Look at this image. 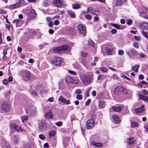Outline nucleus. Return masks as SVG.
I'll return each mask as SVG.
<instances>
[{"instance_id": "f257e3e1", "label": "nucleus", "mask_w": 148, "mask_h": 148, "mask_svg": "<svg viewBox=\"0 0 148 148\" xmlns=\"http://www.w3.org/2000/svg\"><path fill=\"white\" fill-rule=\"evenodd\" d=\"M80 79L83 84L87 85L90 84L93 81V74L92 72L87 73L82 75Z\"/></svg>"}, {"instance_id": "f03ea898", "label": "nucleus", "mask_w": 148, "mask_h": 148, "mask_svg": "<svg viewBox=\"0 0 148 148\" xmlns=\"http://www.w3.org/2000/svg\"><path fill=\"white\" fill-rule=\"evenodd\" d=\"M71 50V47L68 45H62L53 49V52L54 53H59L62 51H66L68 52H69Z\"/></svg>"}, {"instance_id": "7ed1b4c3", "label": "nucleus", "mask_w": 148, "mask_h": 148, "mask_svg": "<svg viewBox=\"0 0 148 148\" xmlns=\"http://www.w3.org/2000/svg\"><path fill=\"white\" fill-rule=\"evenodd\" d=\"M20 74L24 80L27 81L30 79L31 74L29 71L27 70H21L20 71Z\"/></svg>"}, {"instance_id": "20e7f679", "label": "nucleus", "mask_w": 148, "mask_h": 148, "mask_svg": "<svg viewBox=\"0 0 148 148\" xmlns=\"http://www.w3.org/2000/svg\"><path fill=\"white\" fill-rule=\"evenodd\" d=\"M36 108L33 106H30L27 108L26 109V113L29 116L34 115L36 112Z\"/></svg>"}, {"instance_id": "39448f33", "label": "nucleus", "mask_w": 148, "mask_h": 148, "mask_svg": "<svg viewBox=\"0 0 148 148\" xmlns=\"http://www.w3.org/2000/svg\"><path fill=\"white\" fill-rule=\"evenodd\" d=\"M62 61L63 60L62 58L56 56L54 59L51 61L50 63L52 64H53L55 65L60 66H61Z\"/></svg>"}, {"instance_id": "423d86ee", "label": "nucleus", "mask_w": 148, "mask_h": 148, "mask_svg": "<svg viewBox=\"0 0 148 148\" xmlns=\"http://www.w3.org/2000/svg\"><path fill=\"white\" fill-rule=\"evenodd\" d=\"M10 129L11 130L14 129L18 133H21L23 132H25V130L21 128L20 127L14 123H12L10 125Z\"/></svg>"}, {"instance_id": "0eeeda50", "label": "nucleus", "mask_w": 148, "mask_h": 148, "mask_svg": "<svg viewBox=\"0 0 148 148\" xmlns=\"http://www.w3.org/2000/svg\"><path fill=\"white\" fill-rule=\"evenodd\" d=\"M47 123L44 119L41 120L39 123L38 130H45L47 128Z\"/></svg>"}, {"instance_id": "6e6552de", "label": "nucleus", "mask_w": 148, "mask_h": 148, "mask_svg": "<svg viewBox=\"0 0 148 148\" xmlns=\"http://www.w3.org/2000/svg\"><path fill=\"white\" fill-rule=\"evenodd\" d=\"M142 9L144 11H142L140 13V16L146 19H148V16L146 15V12L148 11V8L144 5H143L142 6Z\"/></svg>"}, {"instance_id": "1a4fd4ad", "label": "nucleus", "mask_w": 148, "mask_h": 148, "mask_svg": "<svg viewBox=\"0 0 148 148\" xmlns=\"http://www.w3.org/2000/svg\"><path fill=\"white\" fill-rule=\"evenodd\" d=\"M78 28L79 33L82 34L84 36H86V30L85 26L81 24L79 25L78 26Z\"/></svg>"}, {"instance_id": "9d476101", "label": "nucleus", "mask_w": 148, "mask_h": 148, "mask_svg": "<svg viewBox=\"0 0 148 148\" xmlns=\"http://www.w3.org/2000/svg\"><path fill=\"white\" fill-rule=\"evenodd\" d=\"M65 82L69 84H77L79 83V81L77 79L74 80L73 78L69 77H66L65 79Z\"/></svg>"}, {"instance_id": "9b49d317", "label": "nucleus", "mask_w": 148, "mask_h": 148, "mask_svg": "<svg viewBox=\"0 0 148 148\" xmlns=\"http://www.w3.org/2000/svg\"><path fill=\"white\" fill-rule=\"evenodd\" d=\"M1 145L3 148H10L8 144L6 143L4 137H1Z\"/></svg>"}, {"instance_id": "f8f14e48", "label": "nucleus", "mask_w": 148, "mask_h": 148, "mask_svg": "<svg viewBox=\"0 0 148 148\" xmlns=\"http://www.w3.org/2000/svg\"><path fill=\"white\" fill-rule=\"evenodd\" d=\"M95 125V121L92 119L88 120L86 122V127L88 129L92 128Z\"/></svg>"}, {"instance_id": "ddd939ff", "label": "nucleus", "mask_w": 148, "mask_h": 148, "mask_svg": "<svg viewBox=\"0 0 148 148\" xmlns=\"http://www.w3.org/2000/svg\"><path fill=\"white\" fill-rule=\"evenodd\" d=\"M21 2H19L11 5L8 6V8L10 9L13 10L15 9L19 8L21 6Z\"/></svg>"}, {"instance_id": "4468645a", "label": "nucleus", "mask_w": 148, "mask_h": 148, "mask_svg": "<svg viewBox=\"0 0 148 148\" xmlns=\"http://www.w3.org/2000/svg\"><path fill=\"white\" fill-rule=\"evenodd\" d=\"M123 86H117L115 89L114 92L115 94L119 95L123 92Z\"/></svg>"}, {"instance_id": "2eb2a0df", "label": "nucleus", "mask_w": 148, "mask_h": 148, "mask_svg": "<svg viewBox=\"0 0 148 148\" xmlns=\"http://www.w3.org/2000/svg\"><path fill=\"white\" fill-rule=\"evenodd\" d=\"M12 141L14 145H16L19 143V139L17 135H14L11 137Z\"/></svg>"}, {"instance_id": "dca6fc26", "label": "nucleus", "mask_w": 148, "mask_h": 148, "mask_svg": "<svg viewBox=\"0 0 148 148\" xmlns=\"http://www.w3.org/2000/svg\"><path fill=\"white\" fill-rule=\"evenodd\" d=\"M63 2V0H54L53 1V4L58 8H60L62 6Z\"/></svg>"}, {"instance_id": "f3484780", "label": "nucleus", "mask_w": 148, "mask_h": 148, "mask_svg": "<svg viewBox=\"0 0 148 148\" xmlns=\"http://www.w3.org/2000/svg\"><path fill=\"white\" fill-rule=\"evenodd\" d=\"M58 100L66 105H68L70 103V102L69 100H66L61 96H60Z\"/></svg>"}, {"instance_id": "a211bd4d", "label": "nucleus", "mask_w": 148, "mask_h": 148, "mask_svg": "<svg viewBox=\"0 0 148 148\" xmlns=\"http://www.w3.org/2000/svg\"><path fill=\"white\" fill-rule=\"evenodd\" d=\"M12 23L14 24L17 27L21 26L22 23L21 21L18 19H15L13 20Z\"/></svg>"}, {"instance_id": "6ab92c4d", "label": "nucleus", "mask_w": 148, "mask_h": 148, "mask_svg": "<svg viewBox=\"0 0 148 148\" xmlns=\"http://www.w3.org/2000/svg\"><path fill=\"white\" fill-rule=\"evenodd\" d=\"M106 105V103L105 101L102 100H99V102L98 108L100 109H103L105 107Z\"/></svg>"}, {"instance_id": "aec40b11", "label": "nucleus", "mask_w": 148, "mask_h": 148, "mask_svg": "<svg viewBox=\"0 0 148 148\" xmlns=\"http://www.w3.org/2000/svg\"><path fill=\"white\" fill-rule=\"evenodd\" d=\"M139 28L140 29L144 30L148 29V23H144L141 24L139 26Z\"/></svg>"}, {"instance_id": "412c9836", "label": "nucleus", "mask_w": 148, "mask_h": 148, "mask_svg": "<svg viewBox=\"0 0 148 148\" xmlns=\"http://www.w3.org/2000/svg\"><path fill=\"white\" fill-rule=\"evenodd\" d=\"M70 138L69 137H64L63 138V143L64 146L66 147L67 145V143L69 141H70Z\"/></svg>"}, {"instance_id": "4be33fe9", "label": "nucleus", "mask_w": 148, "mask_h": 148, "mask_svg": "<svg viewBox=\"0 0 148 148\" xmlns=\"http://www.w3.org/2000/svg\"><path fill=\"white\" fill-rule=\"evenodd\" d=\"M1 109L5 112H7L9 111L10 106L7 104H4L2 105Z\"/></svg>"}, {"instance_id": "5701e85b", "label": "nucleus", "mask_w": 148, "mask_h": 148, "mask_svg": "<svg viewBox=\"0 0 148 148\" xmlns=\"http://www.w3.org/2000/svg\"><path fill=\"white\" fill-rule=\"evenodd\" d=\"M106 50L108 55H112L114 53V51L113 49V48L110 49L108 47H106Z\"/></svg>"}, {"instance_id": "b1692460", "label": "nucleus", "mask_w": 148, "mask_h": 148, "mask_svg": "<svg viewBox=\"0 0 148 148\" xmlns=\"http://www.w3.org/2000/svg\"><path fill=\"white\" fill-rule=\"evenodd\" d=\"M144 107V106L143 105L140 108L135 109V112L137 114H139L143 112L144 111V110L143 109Z\"/></svg>"}, {"instance_id": "393cba45", "label": "nucleus", "mask_w": 148, "mask_h": 148, "mask_svg": "<svg viewBox=\"0 0 148 148\" xmlns=\"http://www.w3.org/2000/svg\"><path fill=\"white\" fill-rule=\"evenodd\" d=\"M112 118L114 122L116 124H119L120 122L118 116L115 115H113L112 116Z\"/></svg>"}, {"instance_id": "a878e982", "label": "nucleus", "mask_w": 148, "mask_h": 148, "mask_svg": "<svg viewBox=\"0 0 148 148\" xmlns=\"http://www.w3.org/2000/svg\"><path fill=\"white\" fill-rule=\"evenodd\" d=\"M122 108L123 107L121 106L113 107L112 108L113 110L115 112L120 111Z\"/></svg>"}, {"instance_id": "bb28decb", "label": "nucleus", "mask_w": 148, "mask_h": 148, "mask_svg": "<svg viewBox=\"0 0 148 148\" xmlns=\"http://www.w3.org/2000/svg\"><path fill=\"white\" fill-rule=\"evenodd\" d=\"M139 98L141 99H143L146 102L148 101V97L143 95H141L140 94H138Z\"/></svg>"}, {"instance_id": "cd10ccee", "label": "nucleus", "mask_w": 148, "mask_h": 148, "mask_svg": "<svg viewBox=\"0 0 148 148\" xmlns=\"http://www.w3.org/2000/svg\"><path fill=\"white\" fill-rule=\"evenodd\" d=\"M45 117L48 119H51L52 118V113L51 112H48L45 114Z\"/></svg>"}, {"instance_id": "c85d7f7f", "label": "nucleus", "mask_w": 148, "mask_h": 148, "mask_svg": "<svg viewBox=\"0 0 148 148\" xmlns=\"http://www.w3.org/2000/svg\"><path fill=\"white\" fill-rule=\"evenodd\" d=\"M91 144L98 147H102L103 146V144L101 143H96L95 142L92 141L91 142Z\"/></svg>"}, {"instance_id": "c756f323", "label": "nucleus", "mask_w": 148, "mask_h": 148, "mask_svg": "<svg viewBox=\"0 0 148 148\" xmlns=\"http://www.w3.org/2000/svg\"><path fill=\"white\" fill-rule=\"evenodd\" d=\"M67 12L68 14L70 16L71 18H74L75 17V15L74 13L71 10H69Z\"/></svg>"}, {"instance_id": "7c9ffc66", "label": "nucleus", "mask_w": 148, "mask_h": 148, "mask_svg": "<svg viewBox=\"0 0 148 148\" xmlns=\"http://www.w3.org/2000/svg\"><path fill=\"white\" fill-rule=\"evenodd\" d=\"M139 68V65H136L133 66L132 68V69L134 70L135 72H137L138 71V69Z\"/></svg>"}, {"instance_id": "2f4dec72", "label": "nucleus", "mask_w": 148, "mask_h": 148, "mask_svg": "<svg viewBox=\"0 0 148 148\" xmlns=\"http://www.w3.org/2000/svg\"><path fill=\"white\" fill-rule=\"evenodd\" d=\"M80 5L78 4H76L72 5V8L73 9H77L79 8Z\"/></svg>"}, {"instance_id": "473e14b6", "label": "nucleus", "mask_w": 148, "mask_h": 148, "mask_svg": "<svg viewBox=\"0 0 148 148\" xmlns=\"http://www.w3.org/2000/svg\"><path fill=\"white\" fill-rule=\"evenodd\" d=\"M131 125L132 127L134 128H135L138 126L137 123L135 122H132L131 123Z\"/></svg>"}, {"instance_id": "72a5a7b5", "label": "nucleus", "mask_w": 148, "mask_h": 148, "mask_svg": "<svg viewBox=\"0 0 148 148\" xmlns=\"http://www.w3.org/2000/svg\"><path fill=\"white\" fill-rule=\"evenodd\" d=\"M114 4L116 6L121 5V0H115Z\"/></svg>"}, {"instance_id": "f704fd0d", "label": "nucleus", "mask_w": 148, "mask_h": 148, "mask_svg": "<svg viewBox=\"0 0 148 148\" xmlns=\"http://www.w3.org/2000/svg\"><path fill=\"white\" fill-rule=\"evenodd\" d=\"M55 132L53 130H51V131L49 132V135L50 137L54 136L55 135Z\"/></svg>"}, {"instance_id": "c9c22d12", "label": "nucleus", "mask_w": 148, "mask_h": 148, "mask_svg": "<svg viewBox=\"0 0 148 148\" xmlns=\"http://www.w3.org/2000/svg\"><path fill=\"white\" fill-rule=\"evenodd\" d=\"M90 10H91V12L94 15H98L99 14L98 12L96 10H92L91 8Z\"/></svg>"}, {"instance_id": "e433bc0d", "label": "nucleus", "mask_w": 148, "mask_h": 148, "mask_svg": "<svg viewBox=\"0 0 148 148\" xmlns=\"http://www.w3.org/2000/svg\"><path fill=\"white\" fill-rule=\"evenodd\" d=\"M129 50L132 54L134 55L136 54L137 52L134 49H130Z\"/></svg>"}, {"instance_id": "4c0bfd02", "label": "nucleus", "mask_w": 148, "mask_h": 148, "mask_svg": "<svg viewBox=\"0 0 148 148\" xmlns=\"http://www.w3.org/2000/svg\"><path fill=\"white\" fill-rule=\"evenodd\" d=\"M129 145H132V143H134L135 141V140L133 138H129Z\"/></svg>"}, {"instance_id": "58836bf2", "label": "nucleus", "mask_w": 148, "mask_h": 148, "mask_svg": "<svg viewBox=\"0 0 148 148\" xmlns=\"http://www.w3.org/2000/svg\"><path fill=\"white\" fill-rule=\"evenodd\" d=\"M31 94L32 95H35L36 96H37L38 94L37 92L34 90L31 92Z\"/></svg>"}, {"instance_id": "ea45409f", "label": "nucleus", "mask_w": 148, "mask_h": 148, "mask_svg": "<svg viewBox=\"0 0 148 148\" xmlns=\"http://www.w3.org/2000/svg\"><path fill=\"white\" fill-rule=\"evenodd\" d=\"M84 17L88 20H90L92 18L91 16L89 14H86L84 16Z\"/></svg>"}, {"instance_id": "a19ab883", "label": "nucleus", "mask_w": 148, "mask_h": 148, "mask_svg": "<svg viewBox=\"0 0 148 148\" xmlns=\"http://www.w3.org/2000/svg\"><path fill=\"white\" fill-rule=\"evenodd\" d=\"M99 69L102 72L104 73H106L107 72V70L106 68L104 67H100Z\"/></svg>"}, {"instance_id": "79ce46f5", "label": "nucleus", "mask_w": 148, "mask_h": 148, "mask_svg": "<svg viewBox=\"0 0 148 148\" xmlns=\"http://www.w3.org/2000/svg\"><path fill=\"white\" fill-rule=\"evenodd\" d=\"M112 26L118 29H121V27L116 24H112Z\"/></svg>"}, {"instance_id": "37998d69", "label": "nucleus", "mask_w": 148, "mask_h": 148, "mask_svg": "<svg viewBox=\"0 0 148 148\" xmlns=\"http://www.w3.org/2000/svg\"><path fill=\"white\" fill-rule=\"evenodd\" d=\"M83 97V96L82 95L80 94H78L76 95V98L78 100H81Z\"/></svg>"}, {"instance_id": "c03bdc74", "label": "nucleus", "mask_w": 148, "mask_h": 148, "mask_svg": "<svg viewBox=\"0 0 148 148\" xmlns=\"http://www.w3.org/2000/svg\"><path fill=\"white\" fill-rule=\"evenodd\" d=\"M55 124L58 127H60L62 124V122L61 121H58L56 122Z\"/></svg>"}, {"instance_id": "a18cd8bd", "label": "nucleus", "mask_w": 148, "mask_h": 148, "mask_svg": "<svg viewBox=\"0 0 148 148\" xmlns=\"http://www.w3.org/2000/svg\"><path fill=\"white\" fill-rule=\"evenodd\" d=\"M127 24L128 25H131L132 24V21L130 19H128L127 20Z\"/></svg>"}, {"instance_id": "49530a36", "label": "nucleus", "mask_w": 148, "mask_h": 148, "mask_svg": "<svg viewBox=\"0 0 148 148\" xmlns=\"http://www.w3.org/2000/svg\"><path fill=\"white\" fill-rule=\"evenodd\" d=\"M39 138L42 140H44L45 139V137L44 135L40 134L39 135Z\"/></svg>"}, {"instance_id": "de8ad7c7", "label": "nucleus", "mask_w": 148, "mask_h": 148, "mask_svg": "<svg viewBox=\"0 0 148 148\" xmlns=\"http://www.w3.org/2000/svg\"><path fill=\"white\" fill-rule=\"evenodd\" d=\"M27 117L25 116H23L21 117V120L23 123L24 122L25 120H27Z\"/></svg>"}, {"instance_id": "09e8293b", "label": "nucleus", "mask_w": 148, "mask_h": 148, "mask_svg": "<svg viewBox=\"0 0 148 148\" xmlns=\"http://www.w3.org/2000/svg\"><path fill=\"white\" fill-rule=\"evenodd\" d=\"M91 101V100L90 99H88V100L86 101L85 103V105L86 106L89 105Z\"/></svg>"}, {"instance_id": "8fccbe9b", "label": "nucleus", "mask_w": 148, "mask_h": 148, "mask_svg": "<svg viewBox=\"0 0 148 148\" xmlns=\"http://www.w3.org/2000/svg\"><path fill=\"white\" fill-rule=\"evenodd\" d=\"M112 78L113 79L116 80H118L119 77L116 74H114L113 75Z\"/></svg>"}, {"instance_id": "3c124183", "label": "nucleus", "mask_w": 148, "mask_h": 148, "mask_svg": "<svg viewBox=\"0 0 148 148\" xmlns=\"http://www.w3.org/2000/svg\"><path fill=\"white\" fill-rule=\"evenodd\" d=\"M122 77L130 81H131V79L129 78V77H127V76L125 75H122Z\"/></svg>"}, {"instance_id": "603ef678", "label": "nucleus", "mask_w": 148, "mask_h": 148, "mask_svg": "<svg viewBox=\"0 0 148 148\" xmlns=\"http://www.w3.org/2000/svg\"><path fill=\"white\" fill-rule=\"evenodd\" d=\"M68 72H69V73H70L72 75H76V73L74 71H71V70H68Z\"/></svg>"}, {"instance_id": "864d4df0", "label": "nucleus", "mask_w": 148, "mask_h": 148, "mask_svg": "<svg viewBox=\"0 0 148 148\" xmlns=\"http://www.w3.org/2000/svg\"><path fill=\"white\" fill-rule=\"evenodd\" d=\"M87 55V53L84 52H82L81 53V56L83 58L86 57Z\"/></svg>"}, {"instance_id": "5fc2aeb1", "label": "nucleus", "mask_w": 148, "mask_h": 148, "mask_svg": "<svg viewBox=\"0 0 148 148\" xmlns=\"http://www.w3.org/2000/svg\"><path fill=\"white\" fill-rule=\"evenodd\" d=\"M88 44L91 46H93L94 45V42L91 40H90L88 41Z\"/></svg>"}, {"instance_id": "6e6d98bb", "label": "nucleus", "mask_w": 148, "mask_h": 148, "mask_svg": "<svg viewBox=\"0 0 148 148\" xmlns=\"http://www.w3.org/2000/svg\"><path fill=\"white\" fill-rule=\"evenodd\" d=\"M128 90L125 89L124 87H123V92L126 95L127 94Z\"/></svg>"}, {"instance_id": "4d7b16f0", "label": "nucleus", "mask_w": 148, "mask_h": 148, "mask_svg": "<svg viewBox=\"0 0 148 148\" xmlns=\"http://www.w3.org/2000/svg\"><path fill=\"white\" fill-rule=\"evenodd\" d=\"M75 93L77 94H79L82 93V91L80 89H77L75 90Z\"/></svg>"}, {"instance_id": "13d9d810", "label": "nucleus", "mask_w": 148, "mask_h": 148, "mask_svg": "<svg viewBox=\"0 0 148 148\" xmlns=\"http://www.w3.org/2000/svg\"><path fill=\"white\" fill-rule=\"evenodd\" d=\"M59 23V21L58 20H55L54 22V25H58Z\"/></svg>"}, {"instance_id": "bf43d9fd", "label": "nucleus", "mask_w": 148, "mask_h": 148, "mask_svg": "<svg viewBox=\"0 0 148 148\" xmlns=\"http://www.w3.org/2000/svg\"><path fill=\"white\" fill-rule=\"evenodd\" d=\"M117 30L116 29H113L111 31V32L112 34H115L116 33Z\"/></svg>"}, {"instance_id": "052dcab7", "label": "nucleus", "mask_w": 148, "mask_h": 148, "mask_svg": "<svg viewBox=\"0 0 148 148\" xmlns=\"http://www.w3.org/2000/svg\"><path fill=\"white\" fill-rule=\"evenodd\" d=\"M124 54V51L123 50H120L118 51V54L119 55H122Z\"/></svg>"}, {"instance_id": "680f3d73", "label": "nucleus", "mask_w": 148, "mask_h": 148, "mask_svg": "<svg viewBox=\"0 0 148 148\" xmlns=\"http://www.w3.org/2000/svg\"><path fill=\"white\" fill-rule=\"evenodd\" d=\"M132 92L130 90L128 89V91H127V95H128L129 96H131L132 95Z\"/></svg>"}, {"instance_id": "e2e57ef3", "label": "nucleus", "mask_w": 148, "mask_h": 148, "mask_svg": "<svg viewBox=\"0 0 148 148\" xmlns=\"http://www.w3.org/2000/svg\"><path fill=\"white\" fill-rule=\"evenodd\" d=\"M81 62L83 65L85 66H86V62L84 59H82L81 60Z\"/></svg>"}, {"instance_id": "0e129e2a", "label": "nucleus", "mask_w": 148, "mask_h": 148, "mask_svg": "<svg viewBox=\"0 0 148 148\" xmlns=\"http://www.w3.org/2000/svg\"><path fill=\"white\" fill-rule=\"evenodd\" d=\"M139 78L140 79L143 80L144 79V77L143 75L141 74L139 75Z\"/></svg>"}, {"instance_id": "69168bd1", "label": "nucleus", "mask_w": 148, "mask_h": 148, "mask_svg": "<svg viewBox=\"0 0 148 148\" xmlns=\"http://www.w3.org/2000/svg\"><path fill=\"white\" fill-rule=\"evenodd\" d=\"M7 49H5L3 51V55H6L7 54Z\"/></svg>"}, {"instance_id": "338daca9", "label": "nucleus", "mask_w": 148, "mask_h": 148, "mask_svg": "<svg viewBox=\"0 0 148 148\" xmlns=\"http://www.w3.org/2000/svg\"><path fill=\"white\" fill-rule=\"evenodd\" d=\"M49 147V145L48 143H46L44 145V148H48Z\"/></svg>"}, {"instance_id": "774afa93", "label": "nucleus", "mask_w": 148, "mask_h": 148, "mask_svg": "<svg viewBox=\"0 0 148 148\" xmlns=\"http://www.w3.org/2000/svg\"><path fill=\"white\" fill-rule=\"evenodd\" d=\"M49 32L50 34H52L54 33V32L53 29H49Z\"/></svg>"}]
</instances>
